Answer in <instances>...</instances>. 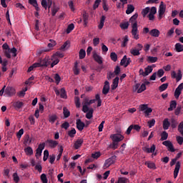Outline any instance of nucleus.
I'll return each instance as SVG.
<instances>
[{
    "label": "nucleus",
    "mask_w": 183,
    "mask_h": 183,
    "mask_svg": "<svg viewBox=\"0 0 183 183\" xmlns=\"http://www.w3.org/2000/svg\"><path fill=\"white\" fill-rule=\"evenodd\" d=\"M115 73L110 71L107 74V79H112V78H115Z\"/></svg>",
    "instance_id": "680f3d73"
},
{
    "label": "nucleus",
    "mask_w": 183,
    "mask_h": 183,
    "mask_svg": "<svg viewBox=\"0 0 183 183\" xmlns=\"http://www.w3.org/2000/svg\"><path fill=\"white\" fill-rule=\"evenodd\" d=\"M108 92H109V81H106L102 89V94H104V95H107Z\"/></svg>",
    "instance_id": "dca6fc26"
},
{
    "label": "nucleus",
    "mask_w": 183,
    "mask_h": 183,
    "mask_svg": "<svg viewBox=\"0 0 183 183\" xmlns=\"http://www.w3.org/2000/svg\"><path fill=\"white\" fill-rule=\"evenodd\" d=\"M162 145H164V147H167L168 151L169 152H175V149L174 148V144H172V142H171L169 140H166L162 142Z\"/></svg>",
    "instance_id": "6e6552de"
},
{
    "label": "nucleus",
    "mask_w": 183,
    "mask_h": 183,
    "mask_svg": "<svg viewBox=\"0 0 183 183\" xmlns=\"http://www.w3.org/2000/svg\"><path fill=\"white\" fill-rule=\"evenodd\" d=\"M36 64H38V68H41V66H48L49 64H51V61L49 59V57H46L43 59H40L39 62H36Z\"/></svg>",
    "instance_id": "423d86ee"
},
{
    "label": "nucleus",
    "mask_w": 183,
    "mask_h": 183,
    "mask_svg": "<svg viewBox=\"0 0 183 183\" xmlns=\"http://www.w3.org/2000/svg\"><path fill=\"white\" fill-rule=\"evenodd\" d=\"M46 145H48L50 147V148H56V146L58 145V142L52 139H47L46 141Z\"/></svg>",
    "instance_id": "ddd939ff"
},
{
    "label": "nucleus",
    "mask_w": 183,
    "mask_h": 183,
    "mask_svg": "<svg viewBox=\"0 0 183 183\" xmlns=\"http://www.w3.org/2000/svg\"><path fill=\"white\" fill-rule=\"evenodd\" d=\"M75 134H76V130H75V129H72L68 132V135L70 138H74V137H75Z\"/></svg>",
    "instance_id": "de8ad7c7"
},
{
    "label": "nucleus",
    "mask_w": 183,
    "mask_h": 183,
    "mask_svg": "<svg viewBox=\"0 0 183 183\" xmlns=\"http://www.w3.org/2000/svg\"><path fill=\"white\" fill-rule=\"evenodd\" d=\"M41 179L43 183H48V179L46 178V174H42L41 175Z\"/></svg>",
    "instance_id": "bf43d9fd"
},
{
    "label": "nucleus",
    "mask_w": 183,
    "mask_h": 183,
    "mask_svg": "<svg viewBox=\"0 0 183 183\" xmlns=\"http://www.w3.org/2000/svg\"><path fill=\"white\" fill-rule=\"evenodd\" d=\"M38 64L34 63L31 66H30L27 70V72H31V71H34V68H38Z\"/></svg>",
    "instance_id": "603ef678"
},
{
    "label": "nucleus",
    "mask_w": 183,
    "mask_h": 183,
    "mask_svg": "<svg viewBox=\"0 0 183 183\" xmlns=\"http://www.w3.org/2000/svg\"><path fill=\"white\" fill-rule=\"evenodd\" d=\"M119 26L122 29H128V28L129 27V22L126 21V22L122 23L120 24Z\"/></svg>",
    "instance_id": "c03bdc74"
},
{
    "label": "nucleus",
    "mask_w": 183,
    "mask_h": 183,
    "mask_svg": "<svg viewBox=\"0 0 183 183\" xmlns=\"http://www.w3.org/2000/svg\"><path fill=\"white\" fill-rule=\"evenodd\" d=\"M74 75H79V69L78 68V62H75L73 68Z\"/></svg>",
    "instance_id": "a19ab883"
},
{
    "label": "nucleus",
    "mask_w": 183,
    "mask_h": 183,
    "mask_svg": "<svg viewBox=\"0 0 183 183\" xmlns=\"http://www.w3.org/2000/svg\"><path fill=\"white\" fill-rule=\"evenodd\" d=\"M115 161H117V157L115 155L112 156L105 161L104 168H109V167H111V165L115 164Z\"/></svg>",
    "instance_id": "39448f33"
},
{
    "label": "nucleus",
    "mask_w": 183,
    "mask_h": 183,
    "mask_svg": "<svg viewBox=\"0 0 183 183\" xmlns=\"http://www.w3.org/2000/svg\"><path fill=\"white\" fill-rule=\"evenodd\" d=\"M168 139V133L164 131L161 134V141H167Z\"/></svg>",
    "instance_id": "37998d69"
},
{
    "label": "nucleus",
    "mask_w": 183,
    "mask_h": 183,
    "mask_svg": "<svg viewBox=\"0 0 183 183\" xmlns=\"http://www.w3.org/2000/svg\"><path fill=\"white\" fill-rule=\"evenodd\" d=\"M22 135H24V129H21L17 133L16 137L19 139H21Z\"/></svg>",
    "instance_id": "13d9d810"
},
{
    "label": "nucleus",
    "mask_w": 183,
    "mask_h": 183,
    "mask_svg": "<svg viewBox=\"0 0 183 183\" xmlns=\"http://www.w3.org/2000/svg\"><path fill=\"white\" fill-rule=\"evenodd\" d=\"M31 142H32V139H29V135H27L24 139V144L26 145H29V144H31Z\"/></svg>",
    "instance_id": "8fccbe9b"
},
{
    "label": "nucleus",
    "mask_w": 183,
    "mask_h": 183,
    "mask_svg": "<svg viewBox=\"0 0 183 183\" xmlns=\"http://www.w3.org/2000/svg\"><path fill=\"white\" fill-rule=\"evenodd\" d=\"M177 142L179 144V145H182L183 143V137L181 136H177L176 137Z\"/></svg>",
    "instance_id": "e2e57ef3"
},
{
    "label": "nucleus",
    "mask_w": 183,
    "mask_h": 183,
    "mask_svg": "<svg viewBox=\"0 0 183 183\" xmlns=\"http://www.w3.org/2000/svg\"><path fill=\"white\" fill-rule=\"evenodd\" d=\"M147 62H149V64H155V62H157V61H158V57H154V56H147Z\"/></svg>",
    "instance_id": "bb28decb"
},
{
    "label": "nucleus",
    "mask_w": 183,
    "mask_h": 183,
    "mask_svg": "<svg viewBox=\"0 0 183 183\" xmlns=\"http://www.w3.org/2000/svg\"><path fill=\"white\" fill-rule=\"evenodd\" d=\"M92 117H94V109L92 108L86 113V118H87V119H91Z\"/></svg>",
    "instance_id": "e433bc0d"
},
{
    "label": "nucleus",
    "mask_w": 183,
    "mask_h": 183,
    "mask_svg": "<svg viewBox=\"0 0 183 183\" xmlns=\"http://www.w3.org/2000/svg\"><path fill=\"white\" fill-rule=\"evenodd\" d=\"M148 125H149V128H152V127H154L155 125V119H153L152 120H149L147 122Z\"/></svg>",
    "instance_id": "69168bd1"
},
{
    "label": "nucleus",
    "mask_w": 183,
    "mask_h": 183,
    "mask_svg": "<svg viewBox=\"0 0 183 183\" xmlns=\"http://www.w3.org/2000/svg\"><path fill=\"white\" fill-rule=\"evenodd\" d=\"M175 108H177V101L172 100L170 102V106L168 108L167 111H169V112H171V111H174V109H175Z\"/></svg>",
    "instance_id": "aec40b11"
},
{
    "label": "nucleus",
    "mask_w": 183,
    "mask_h": 183,
    "mask_svg": "<svg viewBox=\"0 0 183 183\" xmlns=\"http://www.w3.org/2000/svg\"><path fill=\"white\" fill-rule=\"evenodd\" d=\"M171 76L172 79H176L177 82H179L182 79V72L181 70H178L177 74L175 71H172L171 73Z\"/></svg>",
    "instance_id": "20e7f679"
},
{
    "label": "nucleus",
    "mask_w": 183,
    "mask_h": 183,
    "mask_svg": "<svg viewBox=\"0 0 183 183\" xmlns=\"http://www.w3.org/2000/svg\"><path fill=\"white\" fill-rule=\"evenodd\" d=\"M169 85V84H168V83H164V84H162L159 87V91H160V92H164V91H165L166 89H168Z\"/></svg>",
    "instance_id": "f704fd0d"
},
{
    "label": "nucleus",
    "mask_w": 183,
    "mask_h": 183,
    "mask_svg": "<svg viewBox=\"0 0 183 183\" xmlns=\"http://www.w3.org/2000/svg\"><path fill=\"white\" fill-rule=\"evenodd\" d=\"M181 168V162H177L176 163V166L174 170V178L176 179L178 177V174H179V169Z\"/></svg>",
    "instance_id": "4468645a"
},
{
    "label": "nucleus",
    "mask_w": 183,
    "mask_h": 183,
    "mask_svg": "<svg viewBox=\"0 0 183 183\" xmlns=\"http://www.w3.org/2000/svg\"><path fill=\"white\" fill-rule=\"evenodd\" d=\"M5 94L7 97H14L16 94V90L12 86H7L5 89Z\"/></svg>",
    "instance_id": "1a4fd4ad"
},
{
    "label": "nucleus",
    "mask_w": 183,
    "mask_h": 183,
    "mask_svg": "<svg viewBox=\"0 0 183 183\" xmlns=\"http://www.w3.org/2000/svg\"><path fill=\"white\" fill-rule=\"evenodd\" d=\"M14 108H16V109H21V108H22L24 107V102H16L14 104Z\"/></svg>",
    "instance_id": "7c9ffc66"
},
{
    "label": "nucleus",
    "mask_w": 183,
    "mask_h": 183,
    "mask_svg": "<svg viewBox=\"0 0 183 183\" xmlns=\"http://www.w3.org/2000/svg\"><path fill=\"white\" fill-rule=\"evenodd\" d=\"M134 11H135V7L134 6V5L128 4L127 9L126 10V14L127 15H129V14H132V12H134Z\"/></svg>",
    "instance_id": "412c9836"
},
{
    "label": "nucleus",
    "mask_w": 183,
    "mask_h": 183,
    "mask_svg": "<svg viewBox=\"0 0 183 183\" xmlns=\"http://www.w3.org/2000/svg\"><path fill=\"white\" fill-rule=\"evenodd\" d=\"M170 125H171V127L174 129L177 128V127L178 125V122L177 121V119H175L173 117L171 119Z\"/></svg>",
    "instance_id": "cd10ccee"
},
{
    "label": "nucleus",
    "mask_w": 183,
    "mask_h": 183,
    "mask_svg": "<svg viewBox=\"0 0 183 183\" xmlns=\"http://www.w3.org/2000/svg\"><path fill=\"white\" fill-rule=\"evenodd\" d=\"M130 54H132V55H133L134 56H138V55L141 54V53L139 52V50H137V48L131 49Z\"/></svg>",
    "instance_id": "c85d7f7f"
},
{
    "label": "nucleus",
    "mask_w": 183,
    "mask_h": 183,
    "mask_svg": "<svg viewBox=\"0 0 183 183\" xmlns=\"http://www.w3.org/2000/svg\"><path fill=\"white\" fill-rule=\"evenodd\" d=\"M55 45H56V41L50 39V43L48 44L47 46L48 48L51 49V48H54Z\"/></svg>",
    "instance_id": "4d7b16f0"
},
{
    "label": "nucleus",
    "mask_w": 183,
    "mask_h": 183,
    "mask_svg": "<svg viewBox=\"0 0 183 183\" xmlns=\"http://www.w3.org/2000/svg\"><path fill=\"white\" fill-rule=\"evenodd\" d=\"M154 71V69L152 68V66H147L144 69V76H148Z\"/></svg>",
    "instance_id": "4be33fe9"
},
{
    "label": "nucleus",
    "mask_w": 183,
    "mask_h": 183,
    "mask_svg": "<svg viewBox=\"0 0 183 183\" xmlns=\"http://www.w3.org/2000/svg\"><path fill=\"white\" fill-rule=\"evenodd\" d=\"M83 104H84L85 105H92V104H95V99H92V100H89L88 99L85 98L84 99Z\"/></svg>",
    "instance_id": "79ce46f5"
},
{
    "label": "nucleus",
    "mask_w": 183,
    "mask_h": 183,
    "mask_svg": "<svg viewBox=\"0 0 183 183\" xmlns=\"http://www.w3.org/2000/svg\"><path fill=\"white\" fill-rule=\"evenodd\" d=\"M105 19H107V17L105 16H102L100 19V23L98 25L99 29H102L104 28V24H105Z\"/></svg>",
    "instance_id": "b1692460"
},
{
    "label": "nucleus",
    "mask_w": 183,
    "mask_h": 183,
    "mask_svg": "<svg viewBox=\"0 0 183 183\" xmlns=\"http://www.w3.org/2000/svg\"><path fill=\"white\" fill-rule=\"evenodd\" d=\"M127 55L124 56L120 62V65H122V66H125V65L127 64Z\"/></svg>",
    "instance_id": "5fc2aeb1"
},
{
    "label": "nucleus",
    "mask_w": 183,
    "mask_h": 183,
    "mask_svg": "<svg viewBox=\"0 0 183 183\" xmlns=\"http://www.w3.org/2000/svg\"><path fill=\"white\" fill-rule=\"evenodd\" d=\"M145 89H147V86H145V84H142L140 87L139 88V89L137 90V94H141L142 92H144V91H145Z\"/></svg>",
    "instance_id": "09e8293b"
},
{
    "label": "nucleus",
    "mask_w": 183,
    "mask_h": 183,
    "mask_svg": "<svg viewBox=\"0 0 183 183\" xmlns=\"http://www.w3.org/2000/svg\"><path fill=\"white\" fill-rule=\"evenodd\" d=\"M181 90L176 89L175 92H174V97L177 99H178V98H179V95H181Z\"/></svg>",
    "instance_id": "338daca9"
},
{
    "label": "nucleus",
    "mask_w": 183,
    "mask_h": 183,
    "mask_svg": "<svg viewBox=\"0 0 183 183\" xmlns=\"http://www.w3.org/2000/svg\"><path fill=\"white\" fill-rule=\"evenodd\" d=\"M111 138L114 142H116L118 144V142H121V141L124 140V136L121 134H112L111 136Z\"/></svg>",
    "instance_id": "9b49d317"
},
{
    "label": "nucleus",
    "mask_w": 183,
    "mask_h": 183,
    "mask_svg": "<svg viewBox=\"0 0 183 183\" xmlns=\"http://www.w3.org/2000/svg\"><path fill=\"white\" fill-rule=\"evenodd\" d=\"M159 30L157 29H153L149 31V35H151V36H154V38H158V36H159Z\"/></svg>",
    "instance_id": "a211bd4d"
},
{
    "label": "nucleus",
    "mask_w": 183,
    "mask_h": 183,
    "mask_svg": "<svg viewBox=\"0 0 183 183\" xmlns=\"http://www.w3.org/2000/svg\"><path fill=\"white\" fill-rule=\"evenodd\" d=\"M46 145V142H43L40 144H39L37 149L40 150V151H44V149H45V146Z\"/></svg>",
    "instance_id": "6e6d98bb"
},
{
    "label": "nucleus",
    "mask_w": 183,
    "mask_h": 183,
    "mask_svg": "<svg viewBox=\"0 0 183 183\" xmlns=\"http://www.w3.org/2000/svg\"><path fill=\"white\" fill-rule=\"evenodd\" d=\"M109 148L112 149H117L118 148V143L113 142L112 144L109 145Z\"/></svg>",
    "instance_id": "052dcab7"
},
{
    "label": "nucleus",
    "mask_w": 183,
    "mask_h": 183,
    "mask_svg": "<svg viewBox=\"0 0 183 183\" xmlns=\"http://www.w3.org/2000/svg\"><path fill=\"white\" fill-rule=\"evenodd\" d=\"M89 19V15L86 13L84 12L83 14V21H84V26H86V25H88V20Z\"/></svg>",
    "instance_id": "a878e982"
},
{
    "label": "nucleus",
    "mask_w": 183,
    "mask_h": 183,
    "mask_svg": "<svg viewBox=\"0 0 183 183\" xmlns=\"http://www.w3.org/2000/svg\"><path fill=\"white\" fill-rule=\"evenodd\" d=\"M101 157V152H96L95 153L92 154V157L94 158V159H98Z\"/></svg>",
    "instance_id": "864d4df0"
},
{
    "label": "nucleus",
    "mask_w": 183,
    "mask_h": 183,
    "mask_svg": "<svg viewBox=\"0 0 183 183\" xmlns=\"http://www.w3.org/2000/svg\"><path fill=\"white\" fill-rule=\"evenodd\" d=\"M93 59L96 62H97V64H99V65H102L104 62L102 56L99 55L97 51H93Z\"/></svg>",
    "instance_id": "9d476101"
},
{
    "label": "nucleus",
    "mask_w": 183,
    "mask_h": 183,
    "mask_svg": "<svg viewBox=\"0 0 183 183\" xmlns=\"http://www.w3.org/2000/svg\"><path fill=\"white\" fill-rule=\"evenodd\" d=\"M63 114H64V118H69L71 115V112L66 107L63 108Z\"/></svg>",
    "instance_id": "72a5a7b5"
},
{
    "label": "nucleus",
    "mask_w": 183,
    "mask_h": 183,
    "mask_svg": "<svg viewBox=\"0 0 183 183\" xmlns=\"http://www.w3.org/2000/svg\"><path fill=\"white\" fill-rule=\"evenodd\" d=\"M76 128H77V129H79V131H82V130H84V128H85V123H84L82 122V120H81V119H78L76 120Z\"/></svg>",
    "instance_id": "f8f14e48"
},
{
    "label": "nucleus",
    "mask_w": 183,
    "mask_h": 183,
    "mask_svg": "<svg viewBox=\"0 0 183 183\" xmlns=\"http://www.w3.org/2000/svg\"><path fill=\"white\" fill-rule=\"evenodd\" d=\"M144 165L149 168V169H157L155 163L151 162H145Z\"/></svg>",
    "instance_id": "5701e85b"
},
{
    "label": "nucleus",
    "mask_w": 183,
    "mask_h": 183,
    "mask_svg": "<svg viewBox=\"0 0 183 183\" xmlns=\"http://www.w3.org/2000/svg\"><path fill=\"white\" fill-rule=\"evenodd\" d=\"M60 97L63 98V99H66L68 97L66 96V91H65L64 88H61L60 90Z\"/></svg>",
    "instance_id": "c9c22d12"
},
{
    "label": "nucleus",
    "mask_w": 183,
    "mask_h": 183,
    "mask_svg": "<svg viewBox=\"0 0 183 183\" xmlns=\"http://www.w3.org/2000/svg\"><path fill=\"white\" fill-rule=\"evenodd\" d=\"M79 101L80 99L79 97H74V103L76 108H81V102Z\"/></svg>",
    "instance_id": "a18cd8bd"
},
{
    "label": "nucleus",
    "mask_w": 183,
    "mask_h": 183,
    "mask_svg": "<svg viewBox=\"0 0 183 183\" xmlns=\"http://www.w3.org/2000/svg\"><path fill=\"white\" fill-rule=\"evenodd\" d=\"M24 152H26V155H33L34 154V150L32 149V147H28L27 148L24 149Z\"/></svg>",
    "instance_id": "58836bf2"
},
{
    "label": "nucleus",
    "mask_w": 183,
    "mask_h": 183,
    "mask_svg": "<svg viewBox=\"0 0 183 183\" xmlns=\"http://www.w3.org/2000/svg\"><path fill=\"white\" fill-rule=\"evenodd\" d=\"M169 127H171V122H169L168 118H166L163 121V129L164 130L169 129Z\"/></svg>",
    "instance_id": "6ab92c4d"
},
{
    "label": "nucleus",
    "mask_w": 183,
    "mask_h": 183,
    "mask_svg": "<svg viewBox=\"0 0 183 183\" xmlns=\"http://www.w3.org/2000/svg\"><path fill=\"white\" fill-rule=\"evenodd\" d=\"M29 4L32 5L36 9V11H39V6H38V1L36 0H29Z\"/></svg>",
    "instance_id": "393cba45"
},
{
    "label": "nucleus",
    "mask_w": 183,
    "mask_h": 183,
    "mask_svg": "<svg viewBox=\"0 0 183 183\" xmlns=\"http://www.w3.org/2000/svg\"><path fill=\"white\" fill-rule=\"evenodd\" d=\"M55 56H58L59 58H64V53H61V51H57L53 55L54 58H55Z\"/></svg>",
    "instance_id": "774afa93"
},
{
    "label": "nucleus",
    "mask_w": 183,
    "mask_h": 183,
    "mask_svg": "<svg viewBox=\"0 0 183 183\" xmlns=\"http://www.w3.org/2000/svg\"><path fill=\"white\" fill-rule=\"evenodd\" d=\"M119 83V77L117 76L114 79L113 83L112 84V91H114V89H117L118 88V84Z\"/></svg>",
    "instance_id": "f3484780"
},
{
    "label": "nucleus",
    "mask_w": 183,
    "mask_h": 183,
    "mask_svg": "<svg viewBox=\"0 0 183 183\" xmlns=\"http://www.w3.org/2000/svg\"><path fill=\"white\" fill-rule=\"evenodd\" d=\"M79 59H84V58L86 56V52L85 51V49H80L79 52Z\"/></svg>",
    "instance_id": "2f4dec72"
},
{
    "label": "nucleus",
    "mask_w": 183,
    "mask_h": 183,
    "mask_svg": "<svg viewBox=\"0 0 183 183\" xmlns=\"http://www.w3.org/2000/svg\"><path fill=\"white\" fill-rule=\"evenodd\" d=\"M54 79L56 81V85H59V82H61V76H59V74H54Z\"/></svg>",
    "instance_id": "3c124183"
},
{
    "label": "nucleus",
    "mask_w": 183,
    "mask_h": 183,
    "mask_svg": "<svg viewBox=\"0 0 183 183\" xmlns=\"http://www.w3.org/2000/svg\"><path fill=\"white\" fill-rule=\"evenodd\" d=\"M110 58L112 59V61H113L114 62H117V61H118V55L117 54V53L112 51L110 54Z\"/></svg>",
    "instance_id": "4c0bfd02"
},
{
    "label": "nucleus",
    "mask_w": 183,
    "mask_h": 183,
    "mask_svg": "<svg viewBox=\"0 0 183 183\" xmlns=\"http://www.w3.org/2000/svg\"><path fill=\"white\" fill-rule=\"evenodd\" d=\"M155 149H157L155 144H152L150 148L148 147H144L142 148V150L144 152H146V154H152L154 157H157V152H155Z\"/></svg>",
    "instance_id": "7ed1b4c3"
},
{
    "label": "nucleus",
    "mask_w": 183,
    "mask_h": 183,
    "mask_svg": "<svg viewBox=\"0 0 183 183\" xmlns=\"http://www.w3.org/2000/svg\"><path fill=\"white\" fill-rule=\"evenodd\" d=\"M26 91H28V87H25L21 91L18 92L17 93L18 97H19L20 98H24V97H25V94H26Z\"/></svg>",
    "instance_id": "473e14b6"
},
{
    "label": "nucleus",
    "mask_w": 183,
    "mask_h": 183,
    "mask_svg": "<svg viewBox=\"0 0 183 183\" xmlns=\"http://www.w3.org/2000/svg\"><path fill=\"white\" fill-rule=\"evenodd\" d=\"M13 178H14V181L16 183H19V177L18 176V173H14L13 174Z\"/></svg>",
    "instance_id": "0e129e2a"
},
{
    "label": "nucleus",
    "mask_w": 183,
    "mask_h": 183,
    "mask_svg": "<svg viewBox=\"0 0 183 183\" xmlns=\"http://www.w3.org/2000/svg\"><path fill=\"white\" fill-rule=\"evenodd\" d=\"M150 8L149 7H146L145 9H143L142 11V15L143 18H145L148 14H149Z\"/></svg>",
    "instance_id": "ea45409f"
},
{
    "label": "nucleus",
    "mask_w": 183,
    "mask_h": 183,
    "mask_svg": "<svg viewBox=\"0 0 183 183\" xmlns=\"http://www.w3.org/2000/svg\"><path fill=\"white\" fill-rule=\"evenodd\" d=\"M139 111L144 112L145 117H149V114L152 112V109L148 107V104H140L139 107Z\"/></svg>",
    "instance_id": "f03ea898"
},
{
    "label": "nucleus",
    "mask_w": 183,
    "mask_h": 183,
    "mask_svg": "<svg viewBox=\"0 0 183 183\" xmlns=\"http://www.w3.org/2000/svg\"><path fill=\"white\" fill-rule=\"evenodd\" d=\"M175 51H176V52H182L183 45L181 44V43H177L175 44Z\"/></svg>",
    "instance_id": "c756f323"
},
{
    "label": "nucleus",
    "mask_w": 183,
    "mask_h": 183,
    "mask_svg": "<svg viewBox=\"0 0 183 183\" xmlns=\"http://www.w3.org/2000/svg\"><path fill=\"white\" fill-rule=\"evenodd\" d=\"M165 9H167V6L164 4V1H161L159 7V19H162V15L165 14Z\"/></svg>",
    "instance_id": "0eeeda50"
},
{
    "label": "nucleus",
    "mask_w": 183,
    "mask_h": 183,
    "mask_svg": "<svg viewBox=\"0 0 183 183\" xmlns=\"http://www.w3.org/2000/svg\"><path fill=\"white\" fill-rule=\"evenodd\" d=\"M83 144H84V139H77L74 144V149H79V148H81Z\"/></svg>",
    "instance_id": "2eb2a0df"
},
{
    "label": "nucleus",
    "mask_w": 183,
    "mask_h": 183,
    "mask_svg": "<svg viewBox=\"0 0 183 183\" xmlns=\"http://www.w3.org/2000/svg\"><path fill=\"white\" fill-rule=\"evenodd\" d=\"M137 18L138 13H136L129 19V22L132 24V35L134 39H139V31H138V22H137Z\"/></svg>",
    "instance_id": "f257e3e1"
},
{
    "label": "nucleus",
    "mask_w": 183,
    "mask_h": 183,
    "mask_svg": "<svg viewBox=\"0 0 183 183\" xmlns=\"http://www.w3.org/2000/svg\"><path fill=\"white\" fill-rule=\"evenodd\" d=\"M75 28V26L74 24H70L66 29V34H71V31H74V29Z\"/></svg>",
    "instance_id": "49530a36"
}]
</instances>
